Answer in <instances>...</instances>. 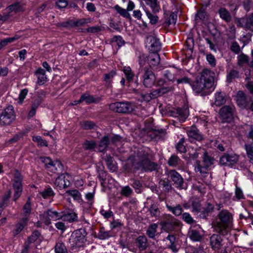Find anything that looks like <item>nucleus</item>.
<instances>
[{"mask_svg":"<svg viewBox=\"0 0 253 253\" xmlns=\"http://www.w3.org/2000/svg\"><path fill=\"white\" fill-rule=\"evenodd\" d=\"M129 161L134 169L145 171L155 170L158 166L157 163L150 160L149 151L144 148H139L135 151L129 157Z\"/></svg>","mask_w":253,"mask_h":253,"instance_id":"1","label":"nucleus"},{"mask_svg":"<svg viewBox=\"0 0 253 253\" xmlns=\"http://www.w3.org/2000/svg\"><path fill=\"white\" fill-rule=\"evenodd\" d=\"M232 226V214L227 210L220 211L212 223L214 231L222 236L229 234Z\"/></svg>","mask_w":253,"mask_h":253,"instance_id":"2","label":"nucleus"},{"mask_svg":"<svg viewBox=\"0 0 253 253\" xmlns=\"http://www.w3.org/2000/svg\"><path fill=\"white\" fill-rule=\"evenodd\" d=\"M211 72L208 69L204 70L199 79L193 84V89L196 93H200L206 90L213 89V78L211 75Z\"/></svg>","mask_w":253,"mask_h":253,"instance_id":"3","label":"nucleus"},{"mask_svg":"<svg viewBox=\"0 0 253 253\" xmlns=\"http://www.w3.org/2000/svg\"><path fill=\"white\" fill-rule=\"evenodd\" d=\"M86 232L84 229H80L74 231L69 239V244L72 249L83 247L86 242Z\"/></svg>","mask_w":253,"mask_h":253,"instance_id":"4","label":"nucleus"},{"mask_svg":"<svg viewBox=\"0 0 253 253\" xmlns=\"http://www.w3.org/2000/svg\"><path fill=\"white\" fill-rule=\"evenodd\" d=\"M137 75L140 76L145 87H151L155 84L156 78L151 68H139Z\"/></svg>","mask_w":253,"mask_h":253,"instance_id":"5","label":"nucleus"},{"mask_svg":"<svg viewBox=\"0 0 253 253\" xmlns=\"http://www.w3.org/2000/svg\"><path fill=\"white\" fill-rule=\"evenodd\" d=\"M40 220L45 225L51 224V220L56 221L62 218V211L58 212L52 209L44 211L40 215Z\"/></svg>","mask_w":253,"mask_h":253,"instance_id":"6","label":"nucleus"},{"mask_svg":"<svg viewBox=\"0 0 253 253\" xmlns=\"http://www.w3.org/2000/svg\"><path fill=\"white\" fill-rule=\"evenodd\" d=\"M15 115L12 106H8L3 110L0 115V125L6 126L10 125L15 120Z\"/></svg>","mask_w":253,"mask_h":253,"instance_id":"7","label":"nucleus"},{"mask_svg":"<svg viewBox=\"0 0 253 253\" xmlns=\"http://www.w3.org/2000/svg\"><path fill=\"white\" fill-rule=\"evenodd\" d=\"M109 108L119 113H129L133 110V105L128 102H117L109 105Z\"/></svg>","mask_w":253,"mask_h":253,"instance_id":"8","label":"nucleus"},{"mask_svg":"<svg viewBox=\"0 0 253 253\" xmlns=\"http://www.w3.org/2000/svg\"><path fill=\"white\" fill-rule=\"evenodd\" d=\"M146 44L150 51L152 52H158L161 48V43L159 40L153 36L147 37Z\"/></svg>","mask_w":253,"mask_h":253,"instance_id":"9","label":"nucleus"},{"mask_svg":"<svg viewBox=\"0 0 253 253\" xmlns=\"http://www.w3.org/2000/svg\"><path fill=\"white\" fill-rule=\"evenodd\" d=\"M235 99L237 105L242 109H247L251 100V97L246 96L245 93L241 90L237 92L235 96Z\"/></svg>","mask_w":253,"mask_h":253,"instance_id":"10","label":"nucleus"},{"mask_svg":"<svg viewBox=\"0 0 253 253\" xmlns=\"http://www.w3.org/2000/svg\"><path fill=\"white\" fill-rule=\"evenodd\" d=\"M22 177L20 174H17L15 176L13 187L14 190V194L13 195V201L16 200L20 197L22 191L23 187L22 184Z\"/></svg>","mask_w":253,"mask_h":253,"instance_id":"11","label":"nucleus"},{"mask_svg":"<svg viewBox=\"0 0 253 253\" xmlns=\"http://www.w3.org/2000/svg\"><path fill=\"white\" fill-rule=\"evenodd\" d=\"M221 234H213L210 238V243L211 249L215 251H219L223 245V239Z\"/></svg>","mask_w":253,"mask_h":253,"instance_id":"12","label":"nucleus"},{"mask_svg":"<svg viewBox=\"0 0 253 253\" xmlns=\"http://www.w3.org/2000/svg\"><path fill=\"white\" fill-rule=\"evenodd\" d=\"M239 160V156L236 154L224 155L220 159L219 163L221 165L232 167L236 164Z\"/></svg>","mask_w":253,"mask_h":253,"instance_id":"13","label":"nucleus"},{"mask_svg":"<svg viewBox=\"0 0 253 253\" xmlns=\"http://www.w3.org/2000/svg\"><path fill=\"white\" fill-rule=\"evenodd\" d=\"M219 114L223 122H229L233 118V108L229 106H224L220 109Z\"/></svg>","mask_w":253,"mask_h":253,"instance_id":"14","label":"nucleus"},{"mask_svg":"<svg viewBox=\"0 0 253 253\" xmlns=\"http://www.w3.org/2000/svg\"><path fill=\"white\" fill-rule=\"evenodd\" d=\"M180 224V222L171 215H169V218L162 223L163 228L169 231L174 230L176 227L179 226Z\"/></svg>","mask_w":253,"mask_h":253,"instance_id":"15","label":"nucleus"},{"mask_svg":"<svg viewBox=\"0 0 253 253\" xmlns=\"http://www.w3.org/2000/svg\"><path fill=\"white\" fill-rule=\"evenodd\" d=\"M69 175L67 174H62L55 179L54 184L59 189H64L69 187L70 182L68 178Z\"/></svg>","mask_w":253,"mask_h":253,"instance_id":"16","label":"nucleus"},{"mask_svg":"<svg viewBox=\"0 0 253 253\" xmlns=\"http://www.w3.org/2000/svg\"><path fill=\"white\" fill-rule=\"evenodd\" d=\"M169 176L174 182L177 188H182L183 179L176 171L175 170H170L169 172Z\"/></svg>","mask_w":253,"mask_h":253,"instance_id":"17","label":"nucleus"},{"mask_svg":"<svg viewBox=\"0 0 253 253\" xmlns=\"http://www.w3.org/2000/svg\"><path fill=\"white\" fill-rule=\"evenodd\" d=\"M63 221H67L69 223H73L78 221V216L73 211H62V218Z\"/></svg>","mask_w":253,"mask_h":253,"instance_id":"18","label":"nucleus"},{"mask_svg":"<svg viewBox=\"0 0 253 253\" xmlns=\"http://www.w3.org/2000/svg\"><path fill=\"white\" fill-rule=\"evenodd\" d=\"M135 245L140 251H145L148 247L147 238L144 236H140L135 240Z\"/></svg>","mask_w":253,"mask_h":253,"instance_id":"19","label":"nucleus"},{"mask_svg":"<svg viewBox=\"0 0 253 253\" xmlns=\"http://www.w3.org/2000/svg\"><path fill=\"white\" fill-rule=\"evenodd\" d=\"M28 221V218L27 217L22 218L15 225V228L13 231V234L14 236L18 235L26 226Z\"/></svg>","mask_w":253,"mask_h":253,"instance_id":"20","label":"nucleus"},{"mask_svg":"<svg viewBox=\"0 0 253 253\" xmlns=\"http://www.w3.org/2000/svg\"><path fill=\"white\" fill-rule=\"evenodd\" d=\"M187 134L189 138L191 139H195L201 141L202 139V136L199 133V130L195 127H192L187 130Z\"/></svg>","mask_w":253,"mask_h":253,"instance_id":"21","label":"nucleus"},{"mask_svg":"<svg viewBox=\"0 0 253 253\" xmlns=\"http://www.w3.org/2000/svg\"><path fill=\"white\" fill-rule=\"evenodd\" d=\"M160 61V57L157 52H152L148 56V63L150 66H157Z\"/></svg>","mask_w":253,"mask_h":253,"instance_id":"22","label":"nucleus"},{"mask_svg":"<svg viewBox=\"0 0 253 253\" xmlns=\"http://www.w3.org/2000/svg\"><path fill=\"white\" fill-rule=\"evenodd\" d=\"M214 104L220 106L226 102L225 94L221 92H217L215 94Z\"/></svg>","mask_w":253,"mask_h":253,"instance_id":"23","label":"nucleus"},{"mask_svg":"<svg viewBox=\"0 0 253 253\" xmlns=\"http://www.w3.org/2000/svg\"><path fill=\"white\" fill-rule=\"evenodd\" d=\"M190 238L194 241H200L203 238L201 230L192 229L189 232Z\"/></svg>","mask_w":253,"mask_h":253,"instance_id":"24","label":"nucleus"},{"mask_svg":"<svg viewBox=\"0 0 253 253\" xmlns=\"http://www.w3.org/2000/svg\"><path fill=\"white\" fill-rule=\"evenodd\" d=\"M109 145H110V142L109 136H104L102 138L98 145L99 151H105Z\"/></svg>","mask_w":253,"mask_h":253,"instance_id":"25","label":"nucleus"},{"mask_svg":"<svg viewBox=\"0 0 253 253\" xmlns=\"http://www.w3.org/2000/svg\"><path fill=\"white\" fill-rule=\"evenodd\" d=\"M148 211L152 217L158 218L160 215L161 211L159 206L157 204H151L149 208Z\"/></svg>","mask_w":253,"mask_h":253,"instance_id":"26","label":"nucleus"},{"mask_svg":"<svg viewBox=\"0 0 253 253\" xmlns=\"http://www.w3.org/2000/svg\"><path fill=\"white\" fill-rule=\"evenodd\" d=\"M94 101L95 99L92 96L90 95L87 93H84L81 96L79 100L75 101V103L74 104L77 105L83 101H85L87 103H91L94 102Z\"/></svg>","mask_w":253,"mask_h":253,"instance_id":"27","label":"nucleus"},{"mask_svg":"<svg viewBox=\"0 0 253 253\" xmlns=\"http://www.w3.org/2000/svg\"><path fill=\"white\" fill-rule=\"evenodd\" d=\"M158 227V224L153 223L149 225L146 231V234L147 236L152 239H154L156 236Z\"/></svg>","mask_w":253,"mask_h":253,"instance_id":"28","label":"nucleus"},{"mask_svg":"<svg viewBox=\"0 0 253 253\" xmlns=\"http://www.w3.org/2000/svg\"><path fill=\"white\" fill-rule=\"evenodd\" d=\"M172 89V87H164L153 90L151 93L152 98H155L158 96L162 95L163 94L168 92Z\"/></svg>","mask_w":253,"mask_h":253,"instance_id":"29","label":"nucleus"},{"mask_svg":"<svg viewBox=\"0 0 253 253\" xmlns=\"http://www.w3.org/2000/svg\"><path fill=\"white\" fill-rule=\"evenodd\" d=\"M62 169V165L59 161H53L51 165L47 169L49 171L56 173L61 170Z\"/></svg>","mask_w":253,"mask_h":253,"instance_id":"30","label":"nucleus"},{"mask_svg":"<svg viewBox=\"0 0 253 253\" xmlns=\"http://www.w3.org/2000/svg\"><path fill=\"white\" fill-rule=\"evenodd\" d=\"M145 13L147 17L150 20L151 24L155 25L158 22L159 18L156 14V13L154 12L152 13L148 10H145Z\"/></svg>","mask_w":253,"mask_h":253,"instance_id":"31","label":"nucleus"},{"mask_svg":"<svg viewBox=\"0 0 253 253\" xmlns=\"http://www.w3.org/2000/svg\"><path fill=\"white\" fill-rule=\"evenodd\" d=\"M66 193L72 197L75 200L78 201L79 202L83 201L82 199V195L78 190L74 189L67 190Z\"/></svg>","mask_w":253,"mask_h":253,"instance_id":"32","label":"nucleus"},{"mask_svg":"<svg viewBox=\"0 0 253 253\" xmlns=\"http://www.w3.org/2000/svg\"><path fill=\"white\" fill-rule=\"evenodd\" d=\"M122 71L125 75V77L126 80L128 82H130L133 80L134 75L130 67L125 66L123 67Z\"/></svg>","mask_w":253,"mask_h":253,"instance_id":"33","label":"nucleus"},{"mask_svg":"<svg viewBox=\"0 0 253 253\" xmlns=\"http://www.w3.org/2000/svg\"><path fill=\"white\" fill-rule=\"evenodd\" d=\"M218 12L220 17L221 19L224 21L228 22L231 20V16L229 12L226 9L224 8H221L219 9Z\"/></svg>","mask_w":253,"mask_h":253,"instance_id":"34","label":"nucleus"},{"mask_svg":"<svg viewBox=\"0 0 253 253\" xmlns=\"http://www.w3.org/2000/svg\"><path fill=\"white\" fill-rule=\"evenodd\" d=\"M80 126L82 128L84 129H92L96 128V125L90 121H84L80 122Z\"/></svg>","mask_w":253,"mask_h":253,"instance_id":"35","label":"nucleus"},{"mask_svg":"<svg viewBox=\"0 0 253 253\" xmlns=\"http://www.w3.org/2000/svg\"><path fill=\"white\" fill-rule=\"evenodd\" d=\"M192 211L197 214H200L202 210L201 205L199 201L197 199H193L191 201Z\"/></svg>","mask_w":253,"mask_h":253,"instance_id":"36","label":"nucleus"},{"mask_svg":"<svg viewBox=\"0 0 253 253\" xmlns=\"http://www.w3.org/2000/svg\"><path fill=\"white\" fill-rule=\"evenodd\" d=\"M146 2L151 7L153 12L157 13L160 11V7L157 2V0H146Z\"/></svg>","mask_w":253,"mask_h":253,"instance_id":"37","label":"nucleus"},{"mask_svg":"<svg viewBox=\"0 0 253 253\" xmlns=\"http://www.w3.org/2000/svg\"><path fill=\"white\" fill-rule=\"evenodd\" d=\"M167 208L169 211H171L173 214L176 216H179L181 215L183 211L181 206L179 205H178L175 207H172L170 206L167 205Z\"/></svg>","mask_w":253,"mask_h":253,"instance_id":"38","label":"nucleus"},{"mask_svg":"<svg viewBox=\"0 0 253 253\" xmlns=\"http://www.w3.org/2000/svg\"><path fill=\"white\" fill-rule=\"evenodd\" d=\"M175 70L174 69H170L165 71L164 73V77L169 81L173 82L175 80Z\"/></svg>","mask_w":253,"mask_h":253,"instance_id":"39","label":"nucleus"},{"mask_svg":"<svg viewBox=\"0 0 253 253\" xmlns=\"http://www.w3.org/2000/svg\"><path fill=\"white\" fill-rule=\"evenodd\" d=\"M239 77V72L235 70H231L227 76V81L228 83L232 82L234 80L238 78Z\"/></svg>","mask_w":253,"mask_h":253,"instance_id":"40","label":"nucleus"},{"mask_svg":"<svg viewBox=\"0 0 253 253\" xmlns=\"http://www.w3.org/2000/svg\"><path fill=\"white\" fill-rule=\"evenodd\" d=\"M213 210V207L211 205H208L206 208L202 209L200 213L199 216L202 218H206L208 216V214Z\"/></svg>","mask_w":253,"mask_h":253,"instance_id":"41","label":"nucleus"},{"mask_svg":"<svg viewBox=\"0 0 253 253\" xmlns=\"http://www.w3.org/2000/svg\"><path fill=\"white\" fill-rule=\"evenodd\" d=\"M40 235V233L38 231L33 232L31 236L28 237L25 243H28V245H30L31 244L34 243L38 240Z\"/></svg>","mask_w":253,"mask_h":253,"instance_id":"42","label":"nucleus"},{"mask_svg":"<svg viewBox=\"0 0 253 253\" xmlns=\"http://www.w3.org/2000/svg\"><path fill=\"white\" fill-rule=\"evenodd\" d=\"M114 8L117 12L124 17L127 18H129L130 17V15L128 12V11H127V9L123 8L118 5L115 6Z\"/></svg>","mask_w":253,"mask_h":253,"instance_id":"43","label":"nucleus"},{"mask_svg":"<svg viewBox=\"0 0 253 253\" xmlns=\"http://www.w3.org/2000/svg\"><path fill=\"white\" fill-rule=\"evenodd\" d=\"M245 149L248 158L251 162H253V144H245Z\"/></svg>","mask_w":253,"mask_h":253,"instance_id":"44","label":"nucleus"},{"mask_svg":"<svg viewBox=\"0 0 253 253\" xmlns=\"http://www.w3.org/2000/svg\"><path fill=\"white\" fill-rule=\"evenodd\" d=\"M105 161L108 168L110 169L112 171H115L116 170L117 167L113 163L112 157H111L110 155L107 156Z\"/></svg>","mask_w":253,"mask_h":253,"instance_id":"45","label":"nucleus"},{"mask_svg":"<svg viewBox=\"0 0 253 253\" xmlns=\"http://www.w3.org/2000/svg\"><path fill=\"white\" fill-rule=\"evenodd\" d=\"M31 202L30 198H28L26 204L24 205L23 208V213L26 215H28L31 212Z\"/></svg>","mask_w":253,"mask_h":253,"instance_id":"46","label":"nucleus"},{"mask_svg":"<svg viewBox=\"0 0 253 253\" xmlns=\"http://www.w3.org/2000/svg\"><path fill=\"white\" fill-rule=\"evenodd\" d=\"M96 146V143L93 140H85L83 144L84 148L86 150H91Z\"/></svg>","mask_w":253,"mask_h":253,"instance_id":"47","label":"nucleus"},{"mask_svg":"<svg viewBox=\"0 0 253 253\" xmlns=\"http://www.w3.org/2000/svg\"><path fill=\"white\" fill-rule=\"evenodd\" d=\"M176 112L179 117V121L180 122L185 121L188 116L187 111L185 109H178Z\"/></svg>","mask_w":253,"mask_h":253,"instance_id":"48","label":"nucleus"},{"mask_svg":"<svg viewBox=\"0 0 253 253\" xmlns=\"http://www.w3.org/2000/svg\"><path fill=\"white\" fill-rule=\"evenodd\" d=\"M32 140L33 141L37 142L38 145L41 147L47 146L46 141L43 140L40 136H33Z\"/></svg>","mask_w":253,"mask_h":253,"instance_id":"49","label":"nucleus"},{"mask_svg":"<svg viewBox=\"0 0 253 253\" xmlns=\"http://www.w3.org/2000/svg\"><path fill=\"white\" fill-rule=\"evenodd\" d=\"M213 159L210 157L206 152L203 155V162L205 167L208 168L213 164Z\"/></svg>","mask_w":253,"mask_h":253,"instance_id":"50","label":"nucleus"},{"mask_svg":"<svg viewBox=\"0 0 253 253\" xmlns=\"http://www.w3.org/2000/svg\"><path fill=\"white\" fill-rule=\"evenodd\" d=\"M39 194L44 199H46L53 195V191L51 188H48L43 191L40 192Z\"/></svg>","mask_w":253,"mask_h":253,"instance_id":"51","label":"nucleus"},{"mask_svg":"<svg viewBox=\"0 0 253 253\" xmlns=\"http://www.w3.org/2000/svg\"><path fill=\"white\" fill-rule=\"evenodd\" d=\"M100 239L104 240L109 238L111 235L110 231H106L104 228H101L98 234Z\"/></svg>","mask_w":253,"mask_h":253,"instance_id":"52","label":"nucleus"},{"mask_svg":"<svg viewBox=\"0 0 253 253\" xmlns=\"http://www.w3.org/2000/svg\"><path fill=\"white\" fill-rule=\"evenodd\" d=\"M245 27L246 28L253 31V13L251 14L246 20Z\"/></svg>","mask_w":253,"mask_h":253,"instance_id":"53","label":"nucleus"},{"mask_svg":"<svg viewBox=\"0 0 253 253\" xmlns=\"http://www.w3.org/2000/svg\"><path fill=\"white\" fill-rule=\"evenodd\" d=\"M184 141L185 139L184 138H181L176 146L177 150L181 153H185L186 151V148L183 144Z\"/></svg>","mask_w":253,"mask_h":253,"instance_id":"54","label":"nucleus"},{"mask_svg":"<svg viewBox=\"0 0 253 253\" xmlns=\"http://www.w3.org/2000/svg\"><path fill=\"white\" fill-rule=\"evenodd\" d=\"M112 42H116L119 47L124 45L125 41L121 36H115L111 40Z\"/></svg>","mask_w":253,"mask_h":253,"instance_id":"55","label":"nucleus"},{"mask_svg":"<svg viewBox=\"0 0 253 253\" xmlns=\"http://www.w3.org/2000/svg\"><path fill=\"white\" fill-rule=\"evenodd\" d=\"M146 62H148V56L145 54H142L139 56V64L140 65V68H150L148 66H144Z\"/></svg>","mask_w":253,"mask_h":253,"instance_id":"56","label":"nucleus"},{"mask_svg":"<svg viewBox=\"0 0 253 253\" xmlns=\"http://www.w3.org/2000/svg\"><path fill=\"white\" fill-rule=\"evenodd\" d=\"M17 39V37L8 38L1 40L0 42V49L6 46L8 43H10Z\"/></svg>","mask_w":253,"mask_h":253,"instance_id":"57","label":"nucleus"},{"mask_svg":"<svg viewBox=\"0 0 253 253\" xmlns=\"http://www.w3.org/2000/svg\"><path fill=\"white\" fill-rule=\"evenodd\" d=\"M132 192L131 189L128 186H126L122 188L121 191V194L125 197H128Z\"/></svg>","mask_w":253,"mask_h":253,"instance_id":"58","label":"nucleus"},{"mask_svg":"<svg viewBox=\"0 0 253 253\" xmlns=\"http://www.w3.org/2000/svg\"><path fill=\"white\" fill-rule=\"evenodd\" d=\"M94 191L92 192H88L85 195V198L87 201V203L90 205H92L94 202Z\"/></svg>","mask_w":253,"mask_h":253,"instance_id":"59","label":"nucleus"},{"mask_svg":"<svg viewBox=\"0 0 253 253\" xmlns=\"http://www.w3.org/2000/svg\"><path fill=\"white\" fill-rule=\"evenodd\" d=\"M110 144H117L121 140V137L118 135H108Z\"/></svg>","mask_w":253,"mask_h":253,"instance_id":"60","label":"nucleus"},{"mask_svg":"<svg viewBox=\"0 0 253 253\" xmlns=\"http://www.w3.org/2000/svg\"><path fill=\"white\" fill-rule=\"evenodd\" d=\"M101 30V27L99 26L90 27L87 29H84L82 32H86L88 33H96Z\"/></svg>","mask_w":253,"mask_h":253,"instance_id":"61","label":"nucleus"},{"mask_svg":"<svg viewBox=\"0 0 253 253\" xmlns=\"http://www.w3.org/2000/svg\"><path fill=\"white\" fill-rule=\"evenodd\" d=\"M115 75L116 72L114 71H112L109 73L105 74L104 77V81L107 84H109L110 83V80L113 78Z\"/></svg>","mask_w":253,"mask_h":253,"instance_id":"62","label":"nucleus"},{"mask_svg":"<svg viewBox=\"0 0 253 253\" xmlns=\"http://www.w3.org/2000/svg\"><path fill=\"white\" fill-rule=\"evenodd\" d=\"M180 159L176 156H172L168 161V164L170 166L175 167L178 164Z\"/></svg>","mask_w":253,"mask_h":253,"instance_id":"63","label":"nucleus"},{"mask_svg":"<svg viewBox=\"0 0 253 253\" xmlns=\"http://www.w3.org/2000/svg\"><path fill=\"white\" fill-rule=\"evenodd\" d=\"M207 60L209 62V64L212 66L214 67L216 65V61L215 58L213 55L211 54H209L207 55L206 57Z\"/></svg>","mask_w":253,"mask_h":253,"instance_id":"64","label":"nucleus"}]
</instances>
